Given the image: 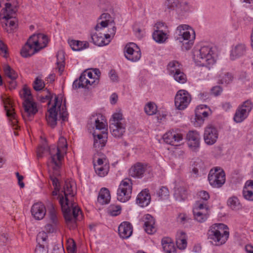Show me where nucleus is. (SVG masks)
<instances>
[{"instance_id":"nucleus-1","label":"nucleus","mask_w":253,"mask_h":253,"mask_svg":"<svg viewBox=\"0 0 253 253\" xmlns=\"http://www.w3.org/2000/svg\"><path fill=\"white\" fill-rule=\"evenodd\" d=\"M63 137L60 136L59 138L58 147L51 146L49 148L47 146L42 145L38 148L37 150V156L38 158L42 157V155L46 151L49 152L50 156V163L53 165V172L50 174V179L54 187L51 192L52 200H58L61 206V209L63 211V195L62 192V178L59 169L62 165L63 155L60 148L63 147Z\"/></svg>"},{"instance_id":"nucleus-2","label":"nucleus","mask_w":253,"mask_h":253,"mask_svg":"<svg viewBox=\"0 0 253 253\" xmlns=\"http://www.w3.org/2000/svg\"><path fill=\"white\" fill-rule=\"evenodd\" d=\"M76 194L75 183L72 179L64 180V220L70 229H75L76 226V220L81 209L75 202Z\"/></svg>"},{"instance_id":"nucleus-3","label":"nucleus","mask_w":253,"mask_h":253,"mask_svg":"<svg viewBox=\"0 0 253 253\" xmlns=\"http://www.w3.org/2000/svg\"><path fill=\"white\" fill-rule=\"evenodd\" d=\"M102 117L100 114L92 115L87 122V127L88 130H93L92 135L94 138V147L100 150L105 145L107 142L108 133L105 124L100 122L99 118Z\"/></svg>"},{"instance_id":"nucleus-4","label":"nucleus","mask_w":253,"mask_h":253,"mask_svg":"<svg viewBox=\"0 0 253 253\" xmlns=\"http://www.w3.org/2000/svg\"><path fill=\"white\" fill-rule=\"evenodd\" d=\"M62 96H57L55 94H51L47 91L45 96H42V101L44 100L48 101V105L52 104L51 107L48 110L46 114V120L49 126L54 128L57 124V114L59 112V117L63 121V107H61Z\"/></svg>"},{"instance_id":"nucleus-5","label":"nucleus","mask_w":253,"mask_h":253,"mask_svg":"<svg viewBox=\"0 0 253 253\" xmlns=\"http://www.w3.org/2000/svg\"><path fill=\"white\" fill-rule=\"evenodd\" d=\"M214 55L215 48L210 44L196 47L193 51V58L195 63L209 68L215 63Z\"/></svg>"},{"instance_id":"nucleus-6","label":"nucleus","mask_w":253,"mask_h":253,"mask_svg":"<svg viewBox=\"0 0 253 253\" xmlns=\"http://www.w3.org/2000/svg\"><path fill=\"white\" fill-rule=\"evenodd\" d=\"M227 226L222 223H217L210 227L208 232V239L215 246H220L225 243L229 238V233L224 229Z\"/></svg>"},{"instance_id":"nucleus-7","label":"nucleus","mask_w":253,"mask_h":253,"mask_svg":"<svg viewBox=\"0 0 253 253\" xmlns=\"http://www.w3.org/2000/svg\"><path fill=\"white\" fill-rule=\"evenodd\" d=\"M126 122L122 113L113 114L110 120L109 128L112 135L116 138H121L126 130Z\"/></svg>"},{"instance_id":"nucleus-8","label":"nucleus","mask_w":253,"mask_h":253,"mask_svg":"<svg viewBox=\"0 0 253 253\" xmlns=\"http://www.w3.org/2000/svg\"><path fill=\"white\" fill-rule=\"evenodd\" d=\"M208 180L213 188L221 187L225 182V174L222 169L215 167L210 171Z\"/></svg>"},{"instance_id":"nucleus-9","label":"nucleus","mask_w":253,"mask_h":253,"mask_svg":"<svg viewBox=\"0 0 253 253\" xmlns=\"http://www.w3.org/2000/svg\"><path fill=\"white\" fill-rule=\"evenodd\" d=\"M132 183L129 179L122 180L117 190V199L121 202L127 201L131 197Z\"/></svg>"},{"instance_id":"nucleus-10","label":"nucleus","mask_w":253,"mask_h":253,"mask_svg":"<svg viewBox=\"0 0 253 253\" xmlns=\"http://www.w3.org/2000/svg\"><path fill=\"white\" fill-rule=\"evenodd\" d=\"M253 107V104L250 100L244 101L236 110L233 118L234 121L237 123L242 122L248 117Z\"/></svg>"},{"instance_id":"nucleus-11","label":"nucleus","mask_w":253,"mask_h":253,"mask_svg":"<svg viewBox=\"0 0 253 253\" xmlns=\"http://www.w3.org/2000/svg\"><path fill=\"white\" fill-rule=\"evenodd\" d=\"M191 100V95L187 91L180 90L175 96V106L178 110H184L187 107Z\"/></svg>"},{"instance_id":"nucleus-12","label":"nucleus","mask_w":253,"mask_h":253,"mask_svg":"<svg viewBox=\"0 0 253 253\" xmlns=\"http://www.w3.org/2000/svg\"><path fill=\"white\" fill-rule=\"evenodd\" d=\"M125 55L128 60L132 62L137 61L141 56L140 49L136 44L130 43L125 46Z\"/></svg>"},{"instance_id":"nucleus-13","label":"nucleus","mask_w":253,"mask_h":253,"mask_svg":"<svg viewBox=\"0 0 253 253\" xmlns=\"http://www.w3.org/2000/svg\"><path fill=\"white\" fill-rule=\"evenodd\" d=\"M218 137V131L214 126L209 125L207 126L204 130V139L205 142L208 145L214 144Z\"/></svg>"},{"instance_id":"nucleus-14","label":"nucleus","mask_w":253,"mask_h":253,"mask_svg":"<svg viewBox=\"0 0 253 253\" xmlns=\"http://www.w3.org/2000/svg\"><path fill=\"white\" fill-rule=\"evenodd\" d=\"M93 166L95 173L100 177L106 175L109 170V165L105 158H97L95 162V158L93 159Z\"/></svg>"},{"instance_id":"nucleus-15","label":"nucleus","mask_w":253,"mask_h":253,"mask_svg":"<svg viewBox=\"0 0 253 253\" xmlns=\"http://www.w3.org/2000/svg\"><path fill=\"white\" fill-rule=\"evenodd\" d=\"M4 104L6 115L9 119L10 125L13 129H17L19 127V126L18 124L16 115L14 111L11 101L7 99L6 100L4 101Z\"/></svg>"},{"instance_id":"nucleus-16","label":"nucleus","mask_w":253,"mask_h":253,"mask_svg":"<svg viewBox=\"0 0 253 253\" xmlns=\"http://www.w3.org/2000/svg\"><path fill=\"white\" fill-rule=\"evenodd\" d=\"M163 138L167 144L172 146H178L183 140V136L181 133L172 130L164 134Z\"/></svg>"},{"instance_id":"nucleus-17","label":"nucleus","mask_w":253,"mask_h":253,"mask_svg":"<svg viewBox=\"0 0 253 253\" xmlns=\"http://www.w3.org/2000/svg\"><path fill=\"white\" fill-rule=\"evenodd\" d=\"M200 135L197 131H189L186 135L188 146L193 150H197L200 145Z\"/></svg>"},{"instance_id":"nucleus-18","label":"nucleus","mask_w":253,"mask_h":253,"mask_svg":"<svg viewBox=\"0 0 253 253\" xmlns=\"http://www.w3.org/2000/svg\"><path fill=\"white\" fill-rule=\"evenodd\" d=\"M32 42H33L32 39L29 38L22 47L20 52L22 57L27 58L39 51L38 47Z\"/></svg>"},{"instance_id":"nucleus-19","label":"nucleus","mask_w":253,"mask_h":253,"mask_svg":"<svg viewBox=\"0 0 253 253\" xmlns=\"http://www.w3.org/2000/svg\"><path fill=\"white\" fill-rule=\"evenodd\" d=\"M31 212L32 216L35 219L41 220L45 215V207L42 203H37L32 206Z\"/></svg>"},{"instance_id":"nucleus-20","label":"nucleus","mask_w":253,"mask_h":253,"mask_svg":"<svg viewBox=\"0 0 253 253\" xmlns=\"http://www.w3.org/2000/svg\"><path fill=\"white\" fill-rule=\"evenodd\" d=\"M207 108V106L201 105L198 106L195 110V126H200L204 121V119L207 118L209 116L208 112L204 110Z\"/></svg>"},{"instance_id":"nucleus-21","label":"nucleus","mask_w":253,"mask_h":253,"mask_svg":"<svg viewBox=\"0 0 253 253\" xmlns=\"http://www.w3.org/2000/svg\"><path fill=\"white\" fill-rule=\"evenodd\" d=\"M30 38L32 39V42L38 47L39 51L45 47L48 42L47 37L42 34H34Z\"/></svg>"},{"instance_id":"nucleus-22","label":"nucleus","mask_w":253,"mask_h":253,"mask_svg":"<svg viewBox=\"0 0 253 253\" xmlns=\"http://www.w3.org/2000/svg\"><path fill=\"white\" fill-rule=\"evenodd\" d=\"M147 166L141 163H137L129 169V175L135 178H141L147 171Z\"/></svg>"},{"instance_id":"nucleus-23","label":"nucleus","mask_w":253,"mask_h":253,"mask_svg":"<svg viewBox=\"0 0 253 253\" xmlns=\"http://www.w3.org/2000/svg\"><path fill=\"white\" fill-rule=\"evenodd\" d=\"M132 231V226L127 221L122 222L118 227V232L120 236L123 239L129 238L131 235Z\"/></svg>"},{"instance_id":"nucleus-24","label":"nucleus","mask_w":253,"mask_h":253,"mask_svg":"<svg viewBox=\"0 0 253 253\" xmlns=\"http://www.w3.org/2000/svg\"><path fill=\"white\" fill-rule=\"evenodd\" d=\"M181 34L182 37L179 38L180 42H183L184 41H187L185 42V44H187L188 46H186L185 48L186 50H188L193 44V41L195 39V32L190 27L188 30H186L185 32H183Z\"/></svg>"},{"instance_id":"nucleus-25","label":"nucleus","mask_w":253,"mask_h":253,"mask_svg":"<svg viewBox=\"0 0 253 253\" xmlns=\"http://www.w3.org/2000/svg\"><path fill=\"white\" fill-rule=\"evenodd\" d=\"M144 222V228L146 232L149 234H152L156 231L155 220L152 215L149 214L145 215Z\"/></svg>"},{"instance_id":"nucleus-26","label":"nucleus","mask_w":253,"mask_h":253,"mask_svg":"<svg viewBox=\"0 0 253 253\" xmlns=\"http://www.w3.org/2000/svg\"><path fill=\"white\" fill-rule=\"evenodd\" d=\"M3 71L5 75L11 80L9 82L10 88H14L16 86L15 80L18 77L17 73L8 65H5L3 66Z\"/></svg>"},{"instance_id":"nucleus-27","label":"nucleus","mask_w":253,"mask_h":253,"mask_svg":"<svg viewBox=\"0 0 253 253\" xmlns=\"http://www.w3.org/2000/svg\"><path fill=\"white\" fill-rule=\"evenodd\" d=\"M246 51V45L243 43H239L233 47L230 53V59L234 60L244 55Z\"/></svg>"},{"instance_id":"nucleus-28","label":"nucleus","mask_w":253,"mask_h":253,"mask_svg":"<svg viewBox=\"0 0 253 253\" xmlns=\"http://www.w3.org/2000/svg\"><path fill=\"white\" fill-rule=\"evenodd\" d=\"M151 201V197L148 191L146 190L142 191L136 198L137 203L141 207H144L148 206Z\"/></svg>"},{"instance_id":"nucleus-29","label":"nucleus","mask_w":253,"mask_h":253,"mask_svg":"<svg viewBox=\"0 0 253 253\" xmlns=\"http://www.w3.org/2000/svg\"><path fill=\"white\" fill-rule=\"evenodd\" d=\"M23 106L25 113L28 116H34L38 112L37 104L33 100L24 101Z\"/></svg>"},{"instance_id":"nucleus-30","label":"nucleus","mask_w":253,"mask_h":253,"mask_svg":"<svg viewBox=\"0 0 253 253\" xmlns=\"http://www.w3.org/2000/svg\"><path fill=\"white\" fill-rule=\"evenodd\" d=\"M68 42L72 49L75 51H81L89 47V43L86 41L69 40Z\"/></svg>"},{"instance_id":"nucleus-31","label":"nucleus","mask_w":253,"mask_h":253,"mask_svg":"<svg viewBox=\"0 0 253 253\" xmlns=\"http://www.w3.org/2000/svg\"><path fill=\"white\" fill-rule=\"evenodd\" d=\"M162 245L165 253H176V249L171 239L168 237L162 240Z\"/></svg>"},{"instance_id":"nucleus-32","label":"nucleus","mask_w":253,"mask_h":253,"mask_svg":"<svg viewBox=\"0 0 253 253\" xmlns=\"http://www.w3.org/2000/svg\"><path fill=\"white\" fill-rule=\"evenodd\" d=\"M91 40L94 44L99 46L107 45L110 42V40L105 39L104 34L102 33L91 35Z\"/></svg>"},{"instance_id":"nucleus-33","label":"nucleus","mask_w":253,"mask_h":253,"mask_svg":"<svg viewBox=\"0 0 253 253\" xmlns=\"http://www.w3.org/2000/svg\"><path fill=\"white\" fill-rule=\"evenodd\" d=\"M243 195L245 199L253 201V180H248L243 190Z\"/></svg>"},{"instance_id":"nucleus-34","label":"nucleus","mask_w":253,"mask_h":253,"mask_svg":"<svg viewBox=\"0 0 253 253\" xmlns=\"http://www.w3.org/2000/svg\"><path fill=\"white\" fill-rule=\"evenodd\" d=\"M110 198L109 190L106 188H102L99 193L97 201L101 205L107 204L109 203Z\"/></svg>"},{"instance_id":"nucleus-35","label":"nucleus","mask_w":253,"mask_h":253,"mask_svg":"<svg viewBox=\"0 0 253 253\" xmlns=\"http://www.w3.org/2000/svg\"><path fill=\"white\" fill-rule=\"evenodd\" d=\"M187 237L186 233L183 231L177 232L176 236L177 247L180 250H184L187 247Z\"/></svg>"},{"instance_id":"nucleus-36","label":"nucleus","mask_w":253,"mask_h":253,"mask_svg":"<svg viewBox=\"0 0 253 253\" xmlns=\"http://www.w3.org/2000/svg\"><path fill=\"white\" fill-rule=\"evenodd\" d=\"M177 221L179 223L187 228L191 227L193 223V220L185 213H179L177 217Z\"/></svg>"},{"instance_id":"nucleus-37","label":"nucleus","mask_w":253,"mask_h":253,"mask_svg":"<svg viewBox=\"0 0 253 253\" xmlns=\"http://www.w3.org/2000/svg\"><path fill=\"white\" fill-rule=\"evenodd\" d=\"M56 67L55 70L60 75H62L63 72V50H60L56 54Z\"/></svg>"},{"instance_id":"nucleus-38","label":"nucleus","mask_w":253,"mask_h":253,"mask_svg":"<svg viewBox=\"0 0 253 253\" xmlns=\"http://www.w3.org/2000/svg\"><path fill=\"white\" fill-rule=\"evenodd\" d=\"M174 196L176 200L180 202L187 198V190L184 187H179L175 189Z\"/></svg>"},{"instance_id":"nucleus-39","label":"nucleus","mask_w":253,"mask_h":253,"mask_svg":"<svg viewBox=\"0 0 253 253\" xmlns=\"http://www.w3.org/2000/svg\"><path fill=\"white\" fill-rule=\"evenodd\" d=\"M193 211H209V206L207 202L197 201L194 204Z\"/></svg>"},{"instance_id":"nucleus-40","label":"nucleus","mask_w":253,"mask_h":253,"mask_svg":"<svg viewBox=\"0 0 253 253\" xmlns=\"http://www.w3.org/2000/svg\"><path fill=\"white\" fill-rule=\"evenodd\" d=\"M153 39L157 42H164L167 39L166 34L161 30H155L153 34Z\"/></svg>"},{"instance_id":"nucleus-41","label":"nucleus","mask_w":253,"mask_h":253,"mask_svg":"<svg viewBox=\"0 0 253 253\" xmlns=\"http://www.w3.org/2000/svg\"><path fill=\"white\" fill-rule=\"evenodd\" d=\"M181 68V65L175 60L170 61L167 66V69L171 75L174 74L177 71H180Z\"/></svg>"},{"instance_id":"nucleus-42","label":"nucleus","mask_w":253,"mask_h":253,"mask_svg":"<svg viewBox=\"0 0 253 253\" xmlns=\"http://www.w3.org/2000/svg\"><path fill=\"white\" fill-rule=\"evenodd\" d=\"M38 245L48 246L47 235L44 231L40 232L37 236Z\"/></svg>"},{"instance_id":"nucleus-43","label":"nucleus","mask_w":253,"mask_h":253,"mask_svg":"<svg viewBox=\"0 0 253 253\" xmlns=\"http://www.w3.org/2000/svg\"><path fill=\"white\" fill-rule=\"evenodd\" d=\"M194 219L199 222H205L209 215V212L207 211H193Z\"/></svg>"},{"instance_id":"nucleus-44","label":"nucleus","mask_w":253,"mask_h":253,"mask_svg":"<svg viewBox=\"0 0 253 253\" xmlns=\"http://www.w3.org/2000/svg\"><path fill=\"white\" fill-rule=\"evenodd\" d=\"M86 79V71L82 73L78 80H75L73 83V87L75 88H84V81Z\"/></svg>"},{"instance_id":"nucleus-45","label":"nucleus","mask_w":253,"mask_h":253,"mask_svg":"<svg viewBox=\"0 0 253 253\" xmlns=\"http://www.w3.org/2000/svg\"><path fill=\"white\" fill-rule=\"evenodd\" d=\"M179 0H166L165 2V8L166 11L170 12L175 10L179 4Z\"/></svg>"},{"instance_id":"nucleus-46","label":"nucleus","mask_w":253,"mask_h":253,"mask_svg":"<svg viewBox=\"0 0 253 253\" xmlns=\"http://www.w3.org/2000/svg\"><path fill=\"white\" fill-rule=\"evenodd\" d=\"M227 204L233 210L237 211L241 208V205H240L239 200L236 197L230 198L228 200Z\"/></svg>"},{"instance_id":"nucleus-47","label":"nucleus","mask_w":253,"mask_h":253,"mask_svg":"<svg viewBox=\"0 0 253 253\" xmlns=\"http://www.w3.org/2000/svg\"><path fill=\"white\" fill-rule=\"evenodd\" d=\"M190 9V6L189 3L187 1H183L179 3L176 9V11L179 14L183 15L185 13L189 11Z\"/></svg>"},{"instance_id":"nucleus-48","label":"nucleus","mask_w":253,"mask_h":253,"mask_svg":"<svg viewBox=\"0 0 253 253\" xmlns=\"http://www.w3.org/2000/svg\"><path fill=\"white\" fill-rule=\"evenodd\" d=\"M49 214L50 220L53 223H56L58 221V217L56 210L53 204L50 202L49 205Z\"/></svg>"},{"instance_id":"nucleus-49","label":"nucleus","mask_w":253,"mask_h":253,"mask_svg":"<svg viewBox=\"0 0 253 253\" xmlns=\"http://www.w3.org/2000/svg\"><path fill=\"white\" fill-rule=\"evenodd\" d=\"M174 80L180 84H184L187 81L186 76L180 71H178L173 74Z\"/></svg>"},{"instance_id":"nucleus-50","label":"nucleus","mask_w":253,"mask_h":253,"mask_svg":"<svg viewBox=\"0 0 253 253\" xmlns=\"http://www.w3.org/2000/svg\"><path fill=\"white\" fill-rule=\"evenodd\" d=\"M219 83L222 84L227 85L231 83L233 80V75L229 73H226L221 76Z\"/></svg>"},{"instance_id":"nucleus-51","label":"nucleus","mask_w":253,"mask_h":253,"mask_svg":"<svg viewBox=\"0 0 253 253\" xmlns=\"http://www.w3.org/2000/svg\"><path fill=\"white\" fill-rule=\"evenodd\" d=\"M144 110L147 115H153L156 112L157 106L154 103L149 102L146 105Z\"/></svg>"},{"instance_id":"nucleus-52","label":"nucleus","mask_w":253,"mask_h":253,"mask_svg":"<svg viewBox=\"0 0 253 253\" xmlns=\"http://www.w3.org/2000/svg\"><path fill=\"white\" fill-rule=\"evenodd\" d=\"M66 249L68 253H75L76 250V245L72 239H68L66 242Z\"/></svg>"},{"instance_id":"nucleus-53","label":"nucleus","mask_w":253,"mask_h":253,"mask_svg":"<svg viewBox=\"0 0 253 253\" xmlns=\"http://www.w3.org/2000/svg\"><path fill=\"white\" fill-rule=\"evenodd\" d=\"M121 210L120 206L111 205L108 209V213L112 216H117L121 213Z\"/></svg>"},{"instance_id":"nucleus-54","label":"nucleus","mask_w":253,"mask_h":253,"mask_svg":"<svg viewBox=\"0 0 253 253\" xmlns=\"http://www.w3.org/2000/svg\"><path fill=\"white\" fill-rule=\"evenodd\" d=\"M14 14H12V16L11 18L7 19H4L5 21V25L8 26L10 28V31L9 32H11V31L15 29L17 27V21L14 18L13 19V16Z\"/></svg>"},{"instance_id":"nucleus-55","label":"nucleus","mask_w":253,"mask_h":253,"mask_svg":"<svg viewBox=\"0 0 253 253\" xmlns=\"http://www.w3.org/2000/svg\"><path fill=\"white\" fill-rule=\"evenodd\" d=\"M44 83L42 80L37 78L33 83V88L36 91L42 90L44 87Z\"/></svg>"},{"instance_id":"nucleus-56","label":"nucleus","mask_w":253,"mask_h":253,"mask_svg":"<svg viewBox=\"0 0 253 253\" xmlns=\"http://www.w3.org/2000/svg\"><path fill=\"white\" fill-rule=\"evenodd\" d=\"M158 195L161 199L167 198L169 196L168 188L165 186H162L158 191Z\"/></svg>"},{"instance_id":"nucleus-57","label":"nucleus","mask_w":253,"mask_h":253,"mask_svg":"<svg viewBox=\"0 0 253 253\" xmlns=\"http://www.w3.org/2000/svg\"><path fill=\"white\" fill-rule=\"evenodd\" d=\"M24 101L33 100L30 89L26 86L23 88V92L22 94Z\"/></svg>"},{"instance_id":"nucleus-58","label":"nucleus","mask_w":253,"mask_h":253,"mask_svg":"<svg viewBox=\"0 0 253 253\" xmlns=\"http://www.w3.org/2000/svg\"><path fill=\"white\" fill-rule=\"evenodd\" d=\"M35 253H48V246L37 245L35 250Z\"/></svg>"},{"instance_id":"nucleus-59","label":"nucleus","mask_w":253,"mask_h":253,"mask_svg":"<svg viewBox=\"0 0 253 253\" xmlns=\"http://www.w3.org/2000/svg\"><path fill=\"white\" fill-rule=\"evenodd\" d=\"M109 26H111V28H109L108 34H104L105 39L110 40L111 36L114 37L116 33V28L115 26H113L111 24L109 25Z\"/></svg>"},{"instance_id":"nucleus-60","label":"nucleus","mask_w":253,"mask_h":253,"mask_svg":"<svg viewBox=\"0 0 253 253\" xmlns=\"http://www.w3.org/2000/svg\"><path fill=\"white\" fill-rule=\"evenodd\" d=\"M198 195L200 199V200H201L202 201L207 202V201H208L210 198L209 194L205 191L199 192Z\"/></svg>"},{"instance_id":"nucleus-61","label":"nucleus","mask_w":253,"mask_h":253,"mask_svg":"<svg viewBox=\"0 0 253 253\" xmlns=\"http://www.w3.org/2000/svg\"><path fill=\"white\" fill-rule=\"evenodd\" d=\"M189 28H190V27L187 25H181L177 27L176 31L179 36L182 37L181 34L183 33V32H185L186 30H188Z\"/></svg>"},{"instance_id":"nucleus-62","label":"nucleus","mask_w":253,"mask_h":253,"mask_svg":"<svg viewBox=\"0 0 253 253\" xmlns=\"http://www.w3.org/2000/svg\"><path fill=\"white\" fill-rule=\"evenodd\" d=\"M108 22H109V20H103V21H101L100 23H99L101 27H100L99 24H98L95 26V27L94 28L95 30L96 31H99V29H101L102 28H105V27H107L108 25H110V24H109Z\"/></svg>"},{"instance_id":"nucleus-63","label":"nucleus","mask_w":253,"mask_h":253,"mask_svg":"<svg viewBox=\"0 0 253 253\" xmlns=\"http://www.w3.org/2000/svg\"><path fill=\"white\" fill-rule=\"evenodd\" d=\"M109 76L112 82L118 81V76L115 70H111L109 73Z\"/></svg>"},{"instance_id":"nucleus-64","label":"nucleus","mask_w":253,"mask_h":253,"mask_svg":"<svg viewBox=\"0 0 253 253\" xmlns=\"http://www.w3.org/2000/svg\"><path fill=\"white\" fill-rule=\"evenodd\" d=\"M211 93L215 96L219 95L222 91V88L220 86H215L212 88Z\"/></svg>"}]
</instances>
